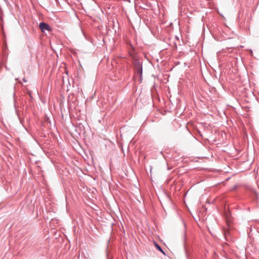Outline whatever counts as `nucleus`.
Instances as JSON below:
<instances>
[{"label": "nucleus", "mask_w": 259, "mask_h": 259, "mask_svg": "<svg viewBox=\"0 0 259 259\" xmlns=\"http://www.w3.org/2000/svg\"><path fill=\"white\" fill-rule=\"evenodd\" d=\"M155 246L161 252H162L163 254H165L164 252H163V251L162 250V249L161 248V247L156 243H155Z\"/></svg>", "instance_id": "obj_2"}, {"label": "nucleus", "mask_w": 259, "mask_h": 259, "mask_svg": "<svg viewBox=\"0 0 259 259\" xmlns=\"http://www.w3.org/2000/svg\"><path fill=\"white\" fill-rule=\"evenodd\" d=\"M39 28L42 32L45 30H50L49 25L48 24L43 22L39 24Z\"/></svg>", "instance_id": "obj_1"}]
</instances>
